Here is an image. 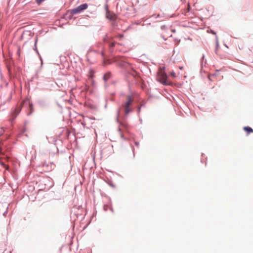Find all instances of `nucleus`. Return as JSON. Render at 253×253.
<instances>
[{
  "instance_id": "nucleus-3",
  "label": "nucleus",
  "mask_w": 253,
  "mask_h": 253,
  "mask_svg": "<svg viewBox=\"0 0 253 253\" xmlns=\"http://www.w3.org/2000/svg\"><path fill=\"white\" fill-rule=\"evenodd\" d=\"M88 7V5L86 3L81 4L75 8L71 10V13L72 14H76L80 13L82 11L86 9Z\"/></svg>"
},
{
  "instance_id": "nucleus-7",
  "label": "nucleus",
  "mask_w": 253,
  "mask_h": 253,
  "mask_svg": "<svg viewBox=\"0 0 253 253\" xmlns=\"http://www.w3.org/2000/svg\"><path fill=\"white\" fill-rule=\"evenodd\" d=\"M2 158L0 157V164L4 168H5L6 169H8V166L4 164V163L2 161Z\"/></svg>"
},
{
  "instance_id": "nucleus-17",
  "label": "nucleus",
  "mask_w": 253,
  "mask_h": 253,
  "mask_svg": "<svg viewBox=\"0 0 253 253\" xmlns=\"http://www.w3.org/2000/svg\"><path fill=\"white\" fill-rule=\"evenodd\" d=\"M121 136L122 138H124V136L122 134H121Z\"/></svg>"
},
{
  "instance_id": "nucleus-6",
  "label": "nucleus",
  "mask_w": 253,
  "mask_h": 253,
  "mask_svg": "<svg viewBox=\"0 0 253 253\" xmlns=\"http://www.w3.org/2000/svg\"><path fill=\"white\" fill-rule=\"evenodd\" d=\"M243 129L246 132H247V134H250L253 132V129L249 126H245L244 127Z\"/></svg>"
},
{
  "instance_id": "nucleus-15",
  "label": "nucleus",
  "mask_w": 253,
  "mask_h": 253,
  "mask_svg": "<svg viewBox=\"0 0 253 253\" xmlns=\"http://www.w3.org/2000/svg\"><path fill=\"white\" fill-rule=\"evenodd\" d=\"M135 145H136V146H138V142H135Z\"/></svg>"
},
{
  "instance_id": "nucleus-18",
  "label": "nucleus",
  "mask_w": 253,
  "mask_h": 253,
  "mask_svg": "<svg viewBox=\"0 0 253 253\" xmlns=\"http://www.w3.org/2000/svg\"><path fill=\"white\" fill-rule=\"evenodd\" d=\"M0 153H1V150H0Z\"/></svg>"
},
{
  "instance_id": "nucleus-13",
  "label": "nucleus",
  "mask_w": 253,
  "mask_h": 253,
  "mask_svg": "<svg viewBox=\"0 0 253 253\" xmlns=\"http://www.w3.org/2000/svg\"><path fill=\"white\" fill-rule=\"evenodd\" d=\"M115 44V42H112V43H111L110 44V47H114V46Z\"/></svg>"
},
{
  "instance_id": "nucleus-9",
  "label": "nucleus",
  "mask_w": 253,
  "mask_h": 253,
  "mask_svg": "<svg viewBox=\"0 0 253 253\" xmlns=\"http://www.w3.org/2000/svg\"><path fill=\"white\" fill-rule=\"evenodd\" d=\"M107 18L109 19L110 20H114L115 19V16L113 15H111L110 14L108 13L106 15Z\"/></svg>"
},
{
  "instance_id": "nucleus-12",
  "label": "nucleus",
  "mask_w": 253,
  "mask_h": 253,
  "mask_svg": "<svg viewBox=\"0 0 253 253\" xmlns=\"http://www.w3.org/2000/svg\"><path fill=\"white\" fill-rule=\"evenodd\" d=\"M170 75H171V76H172L173 77H176V76H175V73H174V72H170Z\"/></svg>"
},
{
  "instance_id": "nucleus-1",
  "label": "nucleus",
  "mask_w": 253,
  "mask_h": 253,
  "mask_svg": "<svg viewBox=\"0 0 253 253\" xmlns=\"http://www.w3.org/2000/svg\"><path fill=\"white\" fill-rule=\"evenodd\" d=\"M158 80L164 84H167V75L164 71V68H160L158 72Z\"/></svg>"
},
{
  "instance_id": "nucleus-5",
  "label": "nucleus",
  "mask_w": 253,
  "mask_h": 253,
  "mask_svg": "<svg viewBox=\"0 0 253 253\" xmlns=\"http://www.w3.org/2000/svg\"><path fill=\"white\" fill-rule=\"evenodd\" d=\"M94 71L92 70H89V71L88 72V80L91 81L92 85H93V84H94V81L93 80V78L94 76Z\"/></svg>"
},
{
  "instance_id": "nucleus-14",
  "label": "nucleus",
  "mask_w": 253,
  "mask_h": 253,
  "mask_svg": "<svg viewBox=\"0 0 253 253\" xmlns=\"http://www.w3.org/2000/svg\"><path fill=\"white\" fill-rule=\"evenodd\" d=\"M119 37L120 38H123V35H119Z\"/></svg>"
},
{
  "instance_id": "nucleus-16",
  "label": "nucleus",
  "mask_w": 253,
  "mask_h": 253,
  "mask_svg": "<svg viewBox=\"0 0 253 253\" xmlns=\"http://www.w3.org/2000/svg\"><path fill=\"white\" fill-rule=\"evenodd\" d=\"M179 69H180V70H182V69H183V67H179Z\"/></svg>"
},
{
  "instance_id": "nucleus-10",
  "label": "nucleus",
  "mask_w": 253,
  "mask_h": 253,
  "mask_svg": "<svg viewBox=\"0 0 253 253\" xmlns=\"http://www.w3.org/2000/svg\"><path fill=\"white\" fill-rule=\"evenodd\" d=\"M44 0H36V1L38 4H40Z\"/></svg>"
},
{
  "instance_id": "nucleus-4",
  "label": "nucleus",
  "mask_w": 253,
  "mask_h": 253,
  "mask_svg": "<svg viewBox=\"0 0 253 253\" xmlns=\"http://www.w3.org/2000/svg\"><path fill=\"white\" fill-rule=\"evenodd\" d=\"M21 106L22 104H21L19 106L17 107L14 111L12 113V115L13 116L14 118H15L17 115L20 113L21 109Z\"/></svg>"
},
{
  "instance_id": "nucleus-8",
  "label": "nucleus",
  "mask_w": 253,
  "mask_h": 253,
  "mask_svg": "<svg viewBox=\"0 0 253 253\" xmlns=\"http://www.w3.org/2000/svg\"><path fill=\"white\" fill-rule=\"evenodd\" d=\"M111 77V74L110 73H107L105 74L103 77V79L105 81H107Z\"/></svg>"
},
{
  "instance_id": "nucleus-2",
  "label": "nucleus",
  "mask_w": 253,
  "mask_h": 253,
  "mask_svg": "<svg viewBox=\"0 0 253 253\" xmlns=\"http://www.w3.org/2000/svg\"><path fill=\"white\" fill-rule=\"evenodd\" d=\"M133 100V99L131 96H126V101L122 105V107L124 108V111L126 114H128L131 111V110L130 108V106Z\"/></svg>"
},
{
  "instance_id": "nucleus-11",
  "label": "nucleus",
  "mask_w": 253,
  "mask_h": 253,
  "mask_svg": "<svg viewBox=\"0 0 253 253\" xmlns=\"http://www.w3.org/2000/svg\"><path fill=\"white\" fill-rule=\"evenodd\" d=\"M27 103L29 104V105H30V107L31 108L32 107V104H30V102H29V101L28 100L24 101L23 103V104H25V103Z\"/></svg>"
}]
</instances>
